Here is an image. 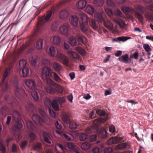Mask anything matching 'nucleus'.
<instances>
[{"instance_id": "obj_1", "label": "nucleus", "mask_w": 153, "mask_h": 153, "mask_svg": "<svg viewBox=\"0 0 153 153\" xmlns=\"http://www.w3.org/2000/svg\"><path fill=\"white\" fill-rule=\"evenodd\" d=\"M8 106H3L0 112L2 115H4L7 113H10L13 111L12 115L16 122L15 125L13 127V129L14 131H16L22 127V120L20 115L18 112L16 111L13 110L12 108H10Z\"/></svg>"}, {"instance_id": "obj_2", "label": "nucleus", "mask_w": 153, "mask_h": 153, "mask_svg": "<svg viewBox=\"0 0 153 153\" xmlns=\"http://www.w3.org/2000/svg\"><path fill=\"white\" fill-rule=\"evenodd\" d=\"M121 9L123 13L126 14H128L130 12L131 13L134 12L135 17L138 19L140 22H143V17L141 13L143 14L146 10V9L140 5H138L136 7V10H134L129 7L122 6Z\"/></svg>"}, {"instance_id": "obj_3", "label": "nucleus", "mask_w": 153, "mask_h": 153, "mask_svg": "<svg viewBox=\"0 0 153 153\" xmlns=\"http://www.w3.org/2000/svg\"><path fill=\"white\" fill-rule=\"evenodd\" d=\"M52 14L51 11H48L45 16L41 17L39 19L35 28L36 31L37 32H40L42 31L44 28V24L46 22L48 21Z\"/></svg>"}, {"instance_id": "obj_4", "label": "nucleus", "mask_w": 153, "mask_h": 153, "mask_svg": "<svg viewBox=\"0 0 153 153\" xmlns=\"http://www.w3.org/2000/svg\"><path fill=\"white\" fill-rule=\"evenodd\" d=\"M97 113L102 117L95 120L94 122V126L95 127L96 131H97L99 129V125H100L101 123L105 121L108 117V115L105 111L100 109H98L96 111Z\"/></svg>"}, {"instance_id": "obj_5", "label": "nucleus", "mask_w": 153, "mask_h": 153, "mask_svg": "<svg viewBox=\"0 0 153 153\" xmlns=\"http://www.w3.org/2000/svg\"><path fill=\"white\" fill-rule=\"evenodd\" d=\"M52 70L47 67H44L42 71L41 77L42 79L47 84H53V81L50 78L51 73Z\"/></svg>"}, {"instance_id": "obj_6", "label": "nucleus", "mask_w": 153, "mask_h": 153, "mask_svg": "<svg viewBox=\"0 0 153 153\" xmlns=\"http://www.w3.org/2000/svg\"><path fill=\"white\" fill-rule=\"evenodd\" d=\"M99 125V129L97 131L95 127L94 126L93 124L91 128H88L86 130V132L89 134L93 132H95L96 133H98L99 136L102 138H106L108 136L107 131L103 128H101L100 129V126Z\"/></svg>"}, {"instance_id": "obj_7", "label": "nucleus", "mask_w": 153, "mask_h": 153, "mask_svg": "<svg viewBox=\"0 0 153 153\" xmlns=\"http://www.w3.org/2000/svg\"><path fill=\"white\" fill-rule=\"evenodd\" d=\"M49 86L45 87L47 92L50 94L55 93V91L59 93H62L63 92V88L62 87L54 82L53 84H48Z\"/></svg>"}, {"instance_id": "obj_8", "label": "nucleus", "mask_w": 153, "mask_h": 153, "mask_svg": "<svg viewBox=\"0 0 153 153\" xmlns=\"http://www.w3.org/2000/svg\"><path fill=\"white\" fill-rule=\"evenodd\" d=\"M80 16L82 21V22L80 25L81 29L82 32L85 33L88 29V18L85 13H80Z\"/></svg>"}, {"instance_id": "obj_9", "label": "nucleus", "mask_w": 153, "mask_h": 153, "mask_svg": "<svg viewBox=\"0 0 153 153\" xmlns=\"http://www.w3.org/2000/svg\"><path fill=\"white\" fill-rule=\"evenodd\" d=\"M56 57L63 64L66 66L68 65L69 62V60L67 56L62 53L57 51Z\"/></svg>"}, {"instance_id": "obj_10", "label": "nucleus", "mask_w": 153, "mask_h": 153, "mask_svg": "<svg viewBox=\"0 0 153 153\" xmlns=\"http://www.w3.org/2000/svg\"><path fill=\"white\" fill-rule=\"evenodd\" d=\"M1 91L2 92L5 93L9 91L10 86L8 84L7 82L1 80Z\"/></svg>"}, {"instance_id": "obj_11", "label": "nucleus", "mask_w": 153, "mask_h": 153, "mask_svg": "<svg viewBox=\"0 0 153 153\" xmlns=\"http://www.w3.org/2000/svg\"><path fill=\"white\" fill-rule=\"evenodd\" d=\"M4 99L7 101L8 104H12L14 105V104L17 105L18 101L13 97L11 96L10 94H7L5 95Z\"/></svg>"}, {"instance_id": "obj_12", "label": "nucleus", "mask_w": 153, "mask_h": 153, "mask_svg": "<svg viewBox=\"0 0 153 153\" xmlns=\"http://www.w3.org/2000/svg\"><path fill=\"white\" fill-rule=\"evenodd\" d=\"M25 84L27 88L30 90H34L36 87L34 81L32 79H28L25 81Z\"/></svg>"}, {"instance_id": "obj_13", "label": "nucleus", "mask_w": 153, "mask_h": 153, "mask_svg": "<svg viewBox=\"0 0 153 153\" xmlns=\"http://www.w3.org/2000/svg\"><path fill=\"white\" fill-rule=\"evenodd\" d=\"M69 25H64L60 27L59 31L62 34L67 36L69 33Z\"/></svg>"}, {"instance_id": "obj_14", "label": "nucleus", "mask_w": 153, "mask_h": 153, "mask_svg": "<svg viewBox=\"0 0 153 153\" xmlns=\"http://www.w3.org/2000/svg\"><path fill=\"white\" fill-rule=\"evenodd\" d=\"M67 53L69 57L73 60L79 59V55L76 52L71 50H67Z\"/></svg>"}, {"instance_id": "obj_15", "label": "nucleus", "mask_w": 153, "mask_h": 153, "mask_svg": "<svg viewBox=\"0 0 153 153\" xmlns=\"http://www.w3.org/2000/svg\"><path fill=\"white\" fill-rule=\"evenodd\" d=\"M24 91L23 89L19 87H16L15 91L16 96L19 99L22 98Z\"/></svg>"}, {"instance_id": "obj_16", "label": "nucleus", "mask_w": 153, "mask_h": 153, "mask_svg": "<svg viewBox=\"0 0 153 153\" xmlns=\"http://www.w3.org/2000/svg\"><path fill=\"white\" fill-rule=\"evenodd\" d=\"M65 101V99L64 97H56L53 100V103L55 105H58V103L60 104H63Z\"/></svg>"}, {"instance_id": "obj_17", "label": "nucleus", "mask_w": 153, "mask_h": 153, "mask_svg": "<svg viewBox=\"0 0 153 153\" xmlns=\"http://www.w3.org/2000/svg\"><path fill=\"white\" fill-rule=\"evenodd\" d=\"M51 41L54 45H59L60 43V38L58 36H55L51 38Z\"/></svg>"}, {"instance_id": "obj_18", "label": "nucleus", "mask_w": 153, "mask_h": 153, "mask_svg": "<svg viewBox=\"0 0 153 153\" xmlns=\"http://www.w3.org/2000/svg\"><path fill=\"white\" fill-rule=\"evenodd\" d=\"M33 121L37 124H40L42 122V119L37 114H33L32 117Z\"/></svg>"}, {"instance_id": "obj_19", "label": "nucleus", "mask_w": 153, "mask_h": 153, "mask_svg": "<svg viewBox=\"0 0 153 153\" xmlns=\"http://www.w3.org/2000/svg\"><path fill=\"white\" fill-rule=\"evenodd\" d=\"M27 128L29 131H35L36 128L30 121H27L26 122Z\"/></svg>"}, {"instance_id": "obj_20", "label": "nucleus", "mask_w": 153, "mask_h": 153, "mask_svg": "<svg viewBox=\"0 0 153 153\" xmlns=\"http://www.w3.org/2000/svg\"><path fill=\"white\" fill-rule=\"evenodd\" d=\"M62 120L64 123H68L70 121V116L65 113H63L62 114Z\"/></svg>"}, {"instance_id": "obj_21", "label": "nucleus", "mask_w": 153, "mask_h": 153, "mask_svg": "<svg viewBox=\"0 0 153 153\" xmlns=\"http://www.w3.org/2000/svg\"><path fill=\"white\" fill-rule=\"evenodd\" d=\"M42 135L44 140L45 142L49 144L51 143L50 140L51 138L48 133L45 131H43L42 133Z\"/></svg>"}, {"instance_id": "obj_22", "label": "nucleus", "mask_w": 153, "mask_h": 153, "mask_svg": "<svg viewBox=\"0 0 153 153\" xmlns=\"http://www.w3.org/2000/svg\"><path fill=\"white\" fill-rule=\"evenodd\" d=\"M91 147V144L87 142L82 143L81 146V147L82 149L85 151L89 149Z\"/></svg>"}, {"instance_id": "obj_23", "label": "nucleus", "mask_w": 153, "mask_h": 153, "mask_svg": "<svg viewBox=\"0 0 153 153\" xmlns=\"http://www.w3.org/2000/svg\"><path fill=\"white\" fill-rule=\"evenodd\" d=\"M79 20L75 16H72L71 17V23L75 27H77L79 23Z\"/></svg>"}, {"instance_id": "obj_24", "label": "nucleus", "mask_w": 153, "mask_h": 153, "mask_svg": "<svg viewBox=\"0 0 153 153\" xmlns=\"http://www.w3.org/2000/svg\"><path fill=\"white\" fill-rule=\"evenodd\" d=\"M76 37L77 39V40L80 43H83L84 44V40L85 39V37L83 36L81 34H80L79 33V32L76 31Z\"/></svg>"}, {"instance_id": "obj_25", "label": "nucleus", "mask_w": 153, "mask_h": 153, "mask_svg": "<svg viewBox=\"0 0 153 153\" xmlns=\"http://www.w3.org/2000/svg\"><path fill=\"white\" fill-rule=\"evenodd\" d=\"M53 68L56 71L59 72L61 71L62 67L61 65L56 62H54L53 64Z\"/></svg>"}, {"instance_id": "obj_26", "label": "nucleus", "mask_w": 153, "mask_h": 153, "mask_svg": "<svg viewBox=\"0 0 153 153\" xmlns=\"http://www.w3.org/2000/svg\"><path fill=\"white\" fill-rule=\"evenodd\" d=\"M128 56V54H126L125 55L122 56L119 58V60L120 61L124 63H127L130 62V61L129 62Z\"/></svg>"}, {"instance_id": "obj_27", "label": "nucleus", "mask_w": 153, "mask_h": 153, "mask_svg": "<svg viewBox=\"0 0 153 153\" xmlns=\"http://www.w3.org/2000/svg\"><path fill=\"white\" fill-rule=\"evenodd\" d=\"M114 21L117 23L121 27H124L125 26V22L120 18H115L114 19Z\"/></svg>"}, {"instance_id": "obj_28", "label": "nucleus", "mask_w": 153, "mask_h": 153, "mask_svg": "<svg viewBox=\"0 0 153 153\" xmlns=\"http://www.w3.org/2000/svg\"><path fill=\"white\" fill-rule=\"evenodd\" d=\"M95 19L98 22L101 23L103 20V17L101 13H96L94 15Z\"/></svg>"}, {"instance_id": "obj_29", "label": "nucleus", "mask_w": 153, "mask_h": 153, "mask_svg": "<svg viewBox=\"0 0 153 153\" xmlns=\"http://www.w3.org/2000/svg\"><path fill=\"white\" fill-rule=\"evenodd\" d=\"M69 123L70 128L72 129H76L79 126L78 123L74 121L70 122Z\"/></svg>"}, {"instance_id": "obj_30", "label": "nucleus", "mask_w": 153, "mask_h": 153, "mask_svg": "<svg viewBox=\"0 0 153 153\" xmlns=\"http://www.w3.org/2000/svg\"><path fill=\"white\" fill-rule=\"evenodd\" d=\"M50 76L53 78L56 82H60L62 80L58 75L55 72H52L51 73Z\"/></svg>"}, {"instance_id": "obj_31", "label": "nucleus", "mask_w": 153, "mask_h": 153, "mask_svg": "<svg viewBox=\"0 0 153 153\" xmlns=\"http://www.w3.org/2000/svg\"><path fill=\"white\" fill-rule=\"evenodd\" d=\"M10 70V68H6L4 71L2 78L1 80L5 81V78L8 76Z\"/></svg>"}, {"instance_id": "obj_32", "label": "nucleus", "mask_w": 153, "mask_h": 153, "mask_svg": "<svg viewBox=\"0 0 153 153\" xmlns=\"http://www.w3.org/2000/svg\"><path fill=\"white\" fill-rule=\"evenodd\" d=\"M68 13L67 11L64 10H62L60 12V17L62 19H65L66 18L68 17Z\"/></svg>"}, {"instance_id": "obj_33", "label": "nucleus", "mask_w": 153, "mask_h": 153, "mask_svg": "<svg viewBox=\"0 0 153 153\" xmlns=\"http://www.w3.org/2000/svg\"><path fill=\"white\" fill-rule=\"evenodd\" d=\"M29 70L28 68H25L22 69V74L23 77H27L29 75Z\"/></svg>"}, {"instance_id": "obj_34", "label": "nucleus", "mask_w": 153, "mask_h": 153, "mask_svg": "<svg viewBox=\"0 0 153 153\" xmlns=\"http://www.w3.org/2000/svg\"><path fill=\"white\" fill-rule=\"evenodd\" d=\"M86 4V2L85 0H80L78 3V7L79 9H83L85 7Z\"/></svg>"}, {"instance_id": "obj_35", "label": "nucleus", "mask_w": 153, "mask_h": 153, "mask_svg": "<svg viewBox=\"0 0 153 153\" xmlns=\"http://www.w3.org/2000/svg\"><path fill=\"white\" fill-rule=\"evenodd\" d=\"M128 146L126 143H122L117 145L116 146L117 149L121 150L126 148Z\"/></svg>"}, {"instance_id": "obj_36", "label": "nucleus", "mask_w": 153, "mask_h": 153, "mask_svg": "<svg viewBox=\"0 0 153 153\" xmlns=\"http://www.w3.org/2000/svg\"><path fill=\"white\" fill-rule=\"evenodd\" d=\"M43 40L42 39H39L36 42V48L40 50L43 47Z\"/></svg>"}, {"instance_id": "obj_37", "label": "nucleus", "mask_w": 153, "mask_h": 153, "mask_svg": "<svg viewBox=\"0 0 153 153\" xmlns=\"http://www.w3.org/2000/svg\"><path fill=\"white\" fill-rule=\"evenodd\" d=\"M85 11L90 14H93L94 12V8L91 6H88L85 9Z\"/></svg>"}, {"instance_id": "obj_38", "label": "nucleus", "mask_w": 153, "mask_h": 153, "mask_svg": "<svg viewBox=\"0 0 153 153\" xmlns=\"http://www.w3.org/2000/svg\"><path fill=\"white\" fill-rule=\"evenodd\" d=\"M146 18L148 21L153 20V14L151 13L146 12L145 14Z\"/></svg>"}, {"instance_id": "obj_39", "label": "nucleus", "mask_w": 153, "mask_h": 153, "mask_svg": "<svg viewBox=\"0 0 153 153\" xmlns=\"http://www.w3.org/2000/svg\"><path fill=\"white\" fill-rule=\"evenodd\" d=\"M36 135L33 132H30L28 134V138L31 141H34L36 139Z\"/></svg>"}, {"instance_id": "obj_40", "label": "nucleus", "mask_w": 153, "mask_h": 153, "mask_svg": "<svg viewBox=\"0 0 153 153\" xmlns=\"http://www.w3.org/2000/svg\"><path fill=\"white\" fill-rule=\"evenodd\" d=\"M26 62L25 60H21L19 63V66L20 69H22L23 68H25Z\"/></svg>"}, {"instance_id": "obj_41", "label": "nucleus", "mask_w": 153, "mask_h": 153, "mask_svg": "<svg viewBox=\"0 0 153 153\" xmlns=\"http://www.w3.org/2000/svg\"><path fill=\"white\" fill-rule=\"evenodd\" d=\"M49 54L51 56L54 57L56 54V51L55 48L52 46L49 48Z\"/></svg>"}, {"instance_id": "obj_42", "label": "nucleus", "mask_w": 153, "mask_h": 153, "mask_svg": "<svg viewBox=\"0 0 153 153\" xmlns=\"http://www.w3.org/2000/svg\"><path fill=\"white\" fill-rule=\"evenodd\" d=\"M117 141L116 137H112L108 140L107 143L108 144H114L117 143Z\"/></svg>"}, {"instance_id": "obj_43", "label": "nucleus", "mask_w": 153, "mask_h": 153, "mask_svg": "<svg viewBox=\"0 0 153 153\" xmlns=\"http://www.w3.org/2000/svg\"><path fill=\"white\" fill-rule=\"evenodd\" d=\"M75 49L82 56H84L85 55V51L81 47H76L75 48Z\"/></svg>"}, {"instance_id": "obj_44", "label": "nucleus", "mask_w": 153, "mask_h": 153, "mask_svg": "<svg viewBox=\"0 0 153 153\" xmlns=\"http://www.w3.org/2000/svg\"><path fill=\"white\" fill-rule=\"evenodd\" d=\"M88 135L84 133H81L79 136L80 140L81 141L85 140L88 138Z\"/></svg>"}, {"instance_id": "obj_45", "label": "nucleus", "mask_w": 153, "mask_h": 153, "mask_svg": "<svg viewBox=\"0 0 153 153\" xmlns=\"http://www.w3.org/2000/svg\"><path fill=\"white\" fill-rule=\"evenodd\" d=\"M90 25L94 29H96L98 27V25L96 22L92 19L89 22Z\"/></svg>"}, {"instance_id": "obj_46", "label": "nucleus", "mask_w": 153, "mask_h": 153, "mask_svg": "<svg viewBox=\"0 0 153 153\" xmlns=\"http://www.w3.org/2000/svg\"><path fill=\"white\" fill-rule=\"evenodd\" d=\"M33 91L31 92V95L35 101L38 100L39 99V97L37 92L34 90H33Z\"/></svg>"}, {"instance_id": "obj_47", "label": "nucleus", "mask_w": 153, "mask_h": 153, "mask_svg": "<svg viewBox=\"0 0 153 153\" xmlns=\"http://www.w3.org/2000/svg\"><path fill=\"white\" fill-rule=\"evenodd\" d=\"M69 41L70 43L72 45L75 46L77 44V41L74 37L71 36L70 37Z\"/></svg>"}, {"instance_id": "obj_48", "label": "nucleus", "mask_w": 153, "mask_h": 153, "mask_svg": "<svg viewBox=\"0 0 153 153\" xmlns=\"http://www.w3.org/2000/svg\"><path fill=\"white\" fill-rule=\"evenodd\" d=\"M131 38L130 37L124 36H120L117 38V39L118 40L122 41L123 42H125L127 40L130 39Z\"/></svg>"}, {"instance_id": "obj_49", "label": "nucleus", "mask_w": 153, "mask_h": 153, "mask_svg": "<svg viewBox=\"0 0 153 153\" xmlns=\"http://www.w3.org/2000/svg\"><path fill=\"white\" fill-rule=\"evenodd\" d=\"M53 101L51 102L50 99L48 98H46L44 100L45 105H55L54 103H53Z\"/></svg>"}, {"instance_id": "obj_50", "label": "nucleus", "mask_w": 153, "mask_h": 153, "mask_svg": "<svg viewBox=\"0 0 153 153\" xmlns=\"http://www.w3.org/2000/svg\"><path fill=\"white\" fill-rule=\"evenodd\" d=\"M38 59V58L36 56H35L32 57L31 59L30 62L32 65L33 66H35L37 62Z\"/></svg>"}, {"instance_id": "obj_51", "label": "nucleus", "mask_w": 153, "mask_h": 153, "mask_svg": "<svg viewBox=\"0 0 153 153\" xmlns=\"http://www.w3.org/2000/svg\"><path fill=\"white\" fill-rule=\"evenodd\" d=\"M104 0H94V3L97 6H101L103 4Z\"/></svg>"}, {"instance_id": "obj_52", "label": "nucleus", "mask_w": 153, "mask_h": 153, "mask_svg": "<svg viewBox=\"0 0 153 153\" xmlns=\"http://www.w3.org/2000/svg\"><path fill=\"white\" fill-rule=\"evenodd\" d=\"M66 146L71 150H74L75 149L74 144L73 143L68 142L66 143Z\"/></svg>"}, {"instance_id": "obj_53", "label": "nucleus", "mask_w": 153, "mask_h": 153, "mask_svg": "<svg viewBox=\"0 0 153 153\" xmlns=\"http://www.w3.org/2000/svg\"><path fill=\"white\" fill-rule=\"evenodd\" d=\"M58 23L57 22H54L51 26V28L54 31L56 30L58 26Z\"/></svg>"}, {"instance_id": "obj_54", "label": "nucleus", "mask_w": 153, "mask_h": 153, "mask_svg": "<svg viewBox=\"0 0 153 153\" xmlns=\"http://www.w3.org/2000/svg\"><path fill=\"white\" fill-rule=\"evenodd\" d=\"M143 47L146 51L147 52H149L152 51V49L148 44H144Z\"/></svg>"}, {"instance_id": "obj_55", "label": "nucleus", "mask_w": 153, "mask_h": 153, "mask_svg": "<svg viewBox=\"0 0 153 153\" xmlns=\"http://www.w3.org/2000/svg\"><path fill=\"white\" fill-rule=\"evenodd\" d=\"M105 10L107 15L110 17L111 16L113 15V13L111 9L108 8H105Z\"/></svg>"}, {"instance_id": "obj_56", "label": "nucleus", "mask_w": 153, "mask_h": 153, "mask_svg": "<svg viewBox=\"0 0 153 153\" xmlns=\"http://www.w3.org/2000/svg\"><path fill=\"white\" fill-rule=\"evenodd\" d=\"M0 151L3 153H6V152L5 146L1 142H0Z\"/></svg>"}, {"instance_id": "obj_57", "label": "nucleus", "mask_w": 153, "mask_h": 153, "mask_svg": "<svg viewBox=\"0 0 153 153\" xmlns=\"http://www.w3.org/2000/svg\"><path fill=\"white\" fill-rule=\"evenodd\" d=\"M107 3L109 6L114 7L115 6V3L111 0H107Z\"/></svg>"}, {"instance_id": "obj_58", "label": "nucleus", "mask_w": 153, "mask_h": 153, "mask_svg": "<svg viewBox=\"0 0 153 153\" xmlns=\"http://www.w3.org/2000/svg\"><path fill=\"white\" fill-rule=\"evenodd\" d=\"M49 108V112L51 116L53 118H55L56 117V115L55 113L51 109Z\"/></svg>"}, {"instance_id": "obj_59", "label": "nucleus", "mask_w": 153, "mask_h": 153, "mask_svg": "<svg viewBox=\"0 0 153 153\" xmlns=\"http://www.w3.org/2000/svg\"><path fill=\"white\" fill-rule=\"evenodd\" d=\"M26 106V107H25L26 109H27V108H29L28 111L30 112L33 113L34 112V108L35 107H34V106Z\"/></svg>"}, {"instance_id": "obj_60", "label": "nucleus", "mask_w": 153, "mask_h": 153, "mask_svg": "<svg viewBox=\"0 0 153 153\" xmlns=\"http://www.w3.org/2000/svg\"><path fill=\"white\" fill-rule=\"evenodd\" d=\"M27 141H24L21 142L20 145L21 148L23 150L25 148V146L27 144Z\"/></svg>"}, {"instance_id": "obj_61", "label": "nucleus", "mask_w": 153, "mask_h": 153, "mask_svg": "<svg viewBox=\"0 0 153 153\" xmlns=\"http://www.w3.org/2000/svg\"><path fill=\"white\" fill-rule=\"evenodd\" d=\"M97 136L95 134H93L91 136L90 139V142H92L95 141L97 139Z\"/></svg>"}, {"instance_id": "obj_62", "label": "nucleus", "mask_w": 153, "mask_h": 153, "mask_svg": "<svg viewBox=\"0 0 153 153\" xmlns=\"http://www.w3.org/2000/svg\"><path fill=\"white\" fill-rule=\"evenodd\" d=\"M62 136L68 140H71V137L65 133H64L62 134Z\"/></svg>"}, {"instance_id": "obj_63", "label": "nucleus", "mask_w": 153, "mask_h": 153, "mask_svg": "<svg viewBox=\"0 0 153 153\" xmlns=\"http://www.w3.org/2000/svg\"><path fill=\"white\" fill-rule=\"evenodd\" d=\"M55 125L57 128L58 129H61L62 128V125L59 123L58 121L56 122Z\"/></svg>"}, {"instance_id": "obj_64", "label": "nucleus", "mask_w": 153, "mask_h": 153, "mask_svg": "<svg viewBox=\"0 0 153 153\" xmlns=\"http://www.w3.org/2000/svg\"><path fill=\"white\" fill-rule=\"evenodd\" d=\"M113 151V149L111 148H107L105 149L104 153H110Z\"/></svg>"}]
</instances>
